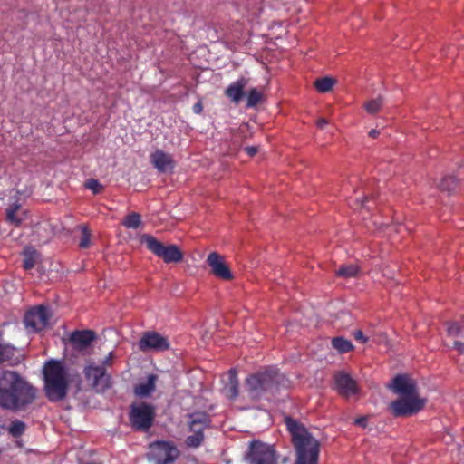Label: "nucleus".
Segmentation results:
<instances>
[{"mask_svg":"<svg viewBox=\"0 0 464 464\" xmlns=\"http://www.w3.org/2000/svg\"><path fill=\"white\" fill-rule=\"evenodd\" d=\"M261 100V93L256 89H251L247 95V106L253 107Z\"/></svg>","mask_w":464,"mask_h":464,"instance_id":"obj_30","label":"nucleus"},{"mask_svg":"<svg viewBox=\"0 0 464 464\" xmlns=\"http://www.w3.org/2000/svg\"><path fill=\"white\" fill-rule=\"evenodd\" d=\"M285 422L296 451L295 464H317L319 454L317 440L295 420L286 417Z\"/></svg>","mask_w":464,"mask_h":464,"instance_id":"obj_4","label":"nucleus"},{"mask_svg":"<svg viewBox=\"0 0 464 464\" xmlns=\"http://www.w3.org/2000/svg\"><path fill=\"white\" fill-rule=\"evenodd\" d=\"M355 340L361 343H366L368 338L364 336L362 331L358 330L353 334Z\"/></svg>","mask_w":464,"mask_h":464,"instance_id":"obj_36","label":"nucleus"},{"mask_svg":"<svg viewBox=\"0 0 464 464\" xmlns=\"http://www.w3.org/2000/svg\"><path fill=\"white\" fill-rule=\"evenodd\" d=\"M113 359H114V353H113V352H111L105 356V358L99 364L102 365L105 368L111 364Z\"/></svg>","mask_w":464,"mask_h":464,"instance_id":"obj_35","label":"nucleus"},{"mask_svg":"<svg viewBox=\"0 0 464 464\" xmlns=\"http://www.w3.org/2000/svg\"><path fill=\"white\" fill-rule=\"evenodd\" d=\"M82 235L80 240V246L82 248H86L91 245V233L84 226L82 227Z\"/></svg>","mask_w":464,"mask_h":464,"instance_id":"obj_31","label":"nucleus"},{"mask_svg":"<svg viewBox=\"0 0 464 464\" xmlns=\"http://www.w3.org/2000/svg\"><path fill=\"white\" fill-rule=\"evenodd\" d=\"M335 385L339 393L345 397L354 395L358 392L355 381L343 372L336 373Z\"/></svg>","mask_w":464,"mask_h":464,"instance_id":"obj_15","label":"nucleus"},{"mask_svg":"<svg viewBox=\"0 0 464 464\" xmlns=\"http://www.w3.org/2000/svg\"><path fill=\"white\" fill-rule=\"evenodd\" d=\"M139 349L143 353L164 352L169 349V340L156 332H146L142 334L139 343Z\"/></svg>","mask_w":464,"mask_h":464,"instance_id":"obj_13","label":"nucleus"},{"mask_svg":"<svg viewBox=\"0 0 464 464\" xmlns=\"http://www.w3.org/2000/svg\"><path fill=\"white\" fill-rule=\"evenodd\" d=\"M34 263H35V260H34V256L26 255V256L24 260V269L29 270V269L33 268L34 266Z\"/></svg>","mask_w":464,"mask_h":464,"instance_id":"obj_34","label":"nucleus"},{"mask_svg":"<svg viewBox=\"0 0 464 464\" xmlns=\"http://www.w3.org/2000/svg\"><path fill=\"white\" fill-rule=\"evenodd\" d=\"M447 331L451 336H462V329L458 323H450Z\"/></svg>","mask_w":464,"mask_h":464,"instance_id":"obj_33","label":"nucleus"},{"mask_svg":"<svg viewBox=\"0 0 464 464\" xmlns=\"http://www.w3.org/2000/svg\"><path fill=\"white\" fill-rule=\"evenodd\" d=\"M25 424L21 420L13 421L9 427V433L14 437H19L24 433Z\"/></svg>","mask_w":464,"mask_h":464,"instance_id":"obj_27","label":"nucleus"},{"mask_svg":"<svg viewBox=\"0 0 464 464\" xmlns=\"http://www.w3.org/2000/svg\"><path fill=\"white\" fill-rule=\"evenodd\" d=\"M456 187V179L452 176L445 177L440 183L439 184V188L444 191H451Z\"/></svg>","mask_w":464,"mask_h":464,"instance_id":"obj_28","label":"nucleus"},{"mask_svg":"<svg viewBox=\"0 0 464 464\" xmlns=\"http://www.w3.org/2000/svg\"><path fill=\"white\" fill-rule=\"evenodd\" d=\"M248 80L241 77L237 81L231 83L227 91L226 94L235 102L238 103L243 96V90L247 85Z\"/></svg>","mask_w":464,"mask_h":464,"instance_id":"obj_20","label":"nucleus"},{"mask_svg":"<svg viewBox=\"0 0 464 464\" xmlns=\"http://www.w3.org/2000/svg\"><path fill=\"white\" fill-rule=\"evenodd\" d=\"M278 456L272 445L253 441L246 456L248 464H277Z\"/></svg>","mask_w":464,"mask_h":464,"instance_id":"obj_8","label":"nucleus"},{"mask_svg":"<svg viewBox=\"0 0 464 464\" xmlns=\"http://www.w3.org/2000/svg\"><path fill=\"white\" fill-rule=\"evenodd\" d=\"M178 449L172 444L165 441H157L150 446L149 457L156 464H170L179 456Z\"/></svg>","mask_w":464,"mask_h":464,"instance_id":"obj_10","label":"nucleus"},{"mask_svg":"<svg viewBox=\"0 0 464 464\" xmlns=\"http://www.w3.org/2000/svg\"><path fill=\"white\" fill-rule=\"evenodd\" d=\"M367 419L365 417H361L355 420V423L359 426L365 427Z\"/></svg>","mask_w":464,"mask_h":464,"instance_id":"obj_39","label":"nucleus"},{"mask_svg":"<svg viewBox=\"0 0 464 464\" xmlns=\"http://www.w3.org/2000/svg\"><path fill=\"white\" fill-rule=\"evenodd\" d=\"M158 376L155 374H150L145 381L140 382L134 388V393L136 396L140 398L149 397L156 388V382Z\"/></svg>","mask_w":464,"mask_h":464,"instance_id":"obj_18","label":"nucleus"},{"mask_svg":"<svg viewBox=\"0 0 464 464\" xmlns=\"http://www.w3.org/2000/svg\"><path fill=\"white\" fill-rule=\"evenodd\" d=\"M154 418V409L147 403L133 405L130 412V421L132 426L140 430H148Z\"/></svg>","mask_w":464,"mask_h":464,"instance_id":"obj_11","label":"nucleus"},{"mask_svg":"<svg viewBox=\"0 0 464 464\" xmlns=\"http://www.w3.org/2000/svg\"><path fill=\"white\" fill-rule=\"evenodd\" d=\"M94 339L95 334L92 331H75L70 336V343L75 350L82 352L91 346Z\"/></svg>","mask_w":464,"mask_h":464,"instance_id":"obj_17","label":"nucleus"},{"mask_svg":"<svg viewBox=\"0 0 464 464\" xmlns=\"http://www.w3.org/2000/svg\"><path fill=\"white\" fill-rule=\"evenodd\" d=\"M454 348L460 353H464V343L461 342H454Z\"/></svg>","mask_w":464,"mask_h":464,"instance_id":"obj_38","label":"nucleus"},{"mask_svg":"<svg viewBox=\"0 0 464 464\" xmlns=\"http://www.w3.org/2000/svg\"><path fill=\"white\" fill-rule=\"evenodd\" d=\"M193 110L196 113H200L202 111V106L200 103H197L194 105Z\"/></svg>","mask_w":464,"mask_h":464,"instance_id":"obj_41","label":"nucleus"},{"mask_svg":"<svg viewBox=\"0 0 464 464\" xmlns=\"http://www.w3.org/2000/svg\"><path fill=\"white\" fill-rule=\"evenodd\" d=\"M245 150L249 156H254L258 151V147L256 146H248L246 147Z\"/></svg>","mask_w":464,"mask_h":464,"instance_id":"obj_37","label":"nucleus"},{"mask_svg":"<svg viewBox=\"0 0 464 464\" xmlns=\"http://www.w3.org/2000/svg\"><path fill=\"white\" fill-rule=\"evenodd\" d=\"M83 373L87 382L97 391L103 392L110 385V378L106 374V369L95 362L93 360H88L83 369Z\"/></svg>","mask_w":464,"mask_h":464,"instance_id":"obj_9","label":"nucleus"},{"mask_svg":"<svg viewBox=\"0 0 464 464\" xmlns=\"http://www.w3.org/2000/svg\"><path fill=\"white\" fill-rule=\"evenodd\" d=\"M224 382H226L224 387L225 395L230 399L236 398L238 395V380L237 371L234 369L230 370Z\"/></svg>","mask_w":464,"mask_h":464,"instance_id":"obj_19","label":"nucleus"},{"mask_svg":"<svg viewBox=\"0 0 464 464\" xmlns=\"http://www.w3.org/2000/svg\"><path fill=\"white\" fill-rule=\"evenodd\" d=\"M151 164L161 173L170 172L174 168V160L170 154L157 150L150 154Z\"/></svg>","mask_w":464,"mask_h":464,"instance_id":"obj_16","label":"nucleus"},{"mask_svg":"<svg viewBox=\"0 0 464 464\" xmlns=\"http://www.w3.org/2000/svg\"><path fill=\"white\" fill-rule=\"evenodd\" d=\"M287 380L276 368H269L262 372L251 375L246 380L247 392L253 399L268 392H275L279 386H286Z\"/></svg>","mask_w":464,"mask_h":464,"instance_id":"obj_5","label":"nucleus"},{"mask_svg":"<svg viewBox=\"0 0 464 464\" xmlns=\"http://www.w3.org/2000/svg\"><path fill=\"white\" fill-rule=\"evenodd\" d=\"M336 83V80L332 77H323L320 79H317L314 82V86L316 90L320 92H327L332 90L334 85Z\"/></svg>","mask_w":464,"mask_h":464,"instance_id":"obj_22","label":"nucleus"},{"mask_svg":"<svg viewBox=\"0 0 464 464\" xmlns=\"http://www.w3.org/2000/svg\"><path fill=\"white\" fill-rule=\"evenodd\" d=\"M333 347L339 353H347L353 348L352 343L343 337H336L332 340Z\"/></svg>","mask_w":464,"mask_h":464,"instance_id":"obj_25","label":"nucleus"},{"mask_svg":"<svg viewBox=\"0 0 464 464\" xmlns=\"http://www.w3.org/2000/svg\"><path fill=\"white\" fill-rule=\"evenodd\" d=\"M7 220L15 225L19 226L26 218V213L20 210V205L14 203L6 209Z\"/></svg>","mask_w":464,"mask_h":464,"instance_id":"obj_21","label":"nucleus"},{"mask_svg":"<svg viewBox=\"0 0 464 464\" xmlns=\"http://www.w3.org/2000/svg\"><path fill=\"white\" fill-rule=\"evenodd\" d=\"M140 242L145 244L150 251L161 257L166 263H178L183 258V254L176 245L164 246L149 234L142 235Z\"/></svg>","mask_w":464,"mask_h":464,"instance_id":"obj_6","label":"nucleus"},{"mask_svg":"<svg viewBox=\"0 0 464 464\" xmlns=\"http://www.w3.org/2000/svg\"><path fill=\"white\" fill-rule=\"evenodd\" d=\"M86 188L92 190L94 194H99L102 191L103 186L96 179H89L86 184Z\"/></svg>","mask_w":464,"mask_h":464,"instance_id":"obj_32","label":"nucleus"},{"mask_svg":"<svg viewBox=\"0 0 464 464\" xmlns=\"http://www.w3.org/2000/svg\"><path fill=\"white\" fill-rule=\"evenodd\" d=\"M141 224L142 222L140 216L136 212L129 214L122 222V225L124 227L131 229L139 228L141 226Z\"/></svg>","mask_w":464,"mask_h":464,"instance_id":"obj_26","label":"nucleus"},{"mask_svg":"<svg viewBox=\"0 0 464 464\" xmlns=\"http://www.w3.org/2000/svg\"><path fill=\"white\" fill-rule=\"evenodd\" d=\"M359 274V268L356 265L351 264L341 266L337 271L336 275L343 278L355 277Z\"/></svg>","mask_w":464,"mask_h":464,"instance_id":"obj_24","label":"nucleus"},{"mask_svg":"<svg viewBox=\"0 0 464 464\" xmlns=\"http://www.w3.org/2000/svg\"><path fill=\"white\" fill-rule=\"evenodd\" d=\"M209 419L204 413H194L190 416L189 428L193 432L188 436L186 444L190 448H198L203 441V430L208 425Z\"/></svg>","mask_w":464,"mask_h":464,"instance_id":"obj_12","label":"nucleus"},{"mask_svg":"<svg viewBox=\"0 0 464 464\" xmlns=\"http://www.w3.org/2000/svg\"><path fill=\"white\" fill-rule=\"evenodd\" d=\"M327 123H328V121H327L325 119L322 118V119H319V120L317 121V123H316V124H317V126H318L319 128H323V127H324V126H325Z\"/></svg>","mask_w":464,"mask_h":464,"instance_id":"obj_40","label":"nucleus"},{"mask_svg":"<svg viewBox=\"0 0 464 464\" xmlns=\"http://www.w3.org/2000/svg\"><path fill=\"white\" fill-rule=\"evenodd\" d=\"M207 264L210 267V273L217 278L230 281L234 276L227 264L225 257L218 252H211L207 257Z\"/></svg>","mask_w":464,"mask_h":464,"instance_id":"obj_14","label":"nucleus"},{"mask_svg":"<svg viewBox=\"0 0 464 464\" xmlns=\"http://www.w3.org/2000/svg\"><path fill=\"white\" fill-rule=\"evenodd\" d=\"M24 322L29 333L41 332L52 324L51 311L44 305L35 306L25 314Z\"/></svg>","mask_w":464,"mask_h":464,"instance_id":"obj_7","label":"nucleus"},{"mask_svg":"<svg viewBox=\"0 0 464 464\" xmlns=\"http://www.w3.org/2000/svg\"><path fill=\"white\" fill-rule=\"evenodd\" d=\"M37 391L14 371L0 374V407L18 411L34 402Z\"/></svg>","mask_w":464,"mask_h":464,"instance_id":"obj_1","label":"nucleus"},{"mask_svg":"<svg viewBox=\"0 0 464 464\" xmlns=\"http://www.w3.org/2000/svg\"><path fill=\"white\" fill-rule=\"evenodd\" d=\"M379 134V131L375 129H372L369 131V136L372 138H376Z\"/></svg>","mask_w":464,"mask_h":464,"instance_id":"obj_42","label":"nucleus"},{"mask_svg":"<svg viewBox=\"0 0 464 464\" xmlns=\"http://www.w3.org/2000/svg\"><path fill=\"white\" fill-rule=\"evenodd\" d=\"M389 387L399 395V398L390 405L394 416H411L424 407L426 400L420 396L416 382L410 376L397 375Z\"/></svg>","mask_w":464,"mask_h":464,"instance_id":"obj_2","label":"nucleus"},{"mask_svg":"<svg viewBox=\"0 0 464 464\" xmlns=\"http://www.w3.org/2000/svg\"><path fill=\"white\" fill-rule=\"evenodd\" d=\"M383 102L384 101L382 96L379 95L377 98H373L366 102L364 103V109L368 113L374 114L382 109Z\"/></svg>","mask_w":464,"mask_h":464,"instance_id":"obj_23","label":"nucleus"},{"mask_svg":"<svg viewBox=\"0 0 464 464\" xmlns=\"http://www.w3.org/2000/svg\"><path fill=\"white\" fill-rule=\"evenodd\" d=\"M14 349L11 346L0 344V363L11 360Z\"/></svg>","mask_w":464,"mask_h":464,"instance_id":"obj_29","label":"nucleus"},{"mask_svg":"<svg viewBox=\"0 0 464 464\" xmlns=\"http://www.w3.org/2000/svg\"><path fill=\"white\" fill-rule=\"evenodd\" d=\"M44 391L51 401H59L65 398L73 373L62 360L50 359L43 367Z\"/></svg>","mask_w":464,"mask_h":464,"instance_id":"obj_3","label":"nucleus"}]
</instances>
